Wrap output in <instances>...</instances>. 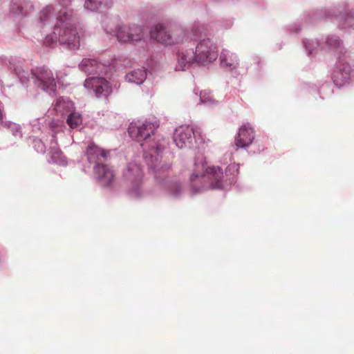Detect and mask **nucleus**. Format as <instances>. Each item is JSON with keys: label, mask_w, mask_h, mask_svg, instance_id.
Wrapping results in <instances>:
<instances>
[{"label": "nucleus", "mask_w": 354, "mask_h": 354, "mask_svg": "<svg viewBox=\"0 0 354 354\" xmlns=\"http://www.w3.org/2000/svg\"><path fill=\"white\" fill-rule=\"evenodd\" d=\"M160 127V121L156 118L140 119L132 121L128 126L127 133H154Z\"/></svg>", "instance_id": "obj_13"}, {"label": "nucleus", "mask_w": 354, "mask_h": 354, "mask_svg": "<svg viewBox=\"0 0 354 354\" xmlns=\"http://www.w3.org/2000/svg\"><path fill=\"white\" fill-rule=\"evenodd\" d=\"M57 1L60 6L64 7V8H66V7L69 6L73 0H57Z\"/></svg>", "instance_id": "obj_36"}, {"label": "nucleus", "mask_w": 354, "mask_h": 354, "mask_svg": "<svg viewBox=\"0 0 354 354\" xmlns=\"http://www.w3.org/2000/svg\"><path fill=\"white\" fill-rule=\"evenodd\" d=\"M200 102L201 104H206L207 105H214L216 104L215 100L212 99L210 93L207 91H201Z\"/></svg>", "instance_id": "obj_31"}, {"label": "nucleus", "mask_w": 354, "mask_h": 354, "mask_svg": "<svg viewBox=\"0 0 354 354\" xmlns=\"http://www.w3.org/2000/svg\"><path fill=\"white\" fill-rule=\"evenodd\" d=\"M193 46L194 47L178 52L175 66L176 71L189 70L194 64L207 66L218 58V46L212 39L205 38L194 43Z\"/></svg>", "instance_id": "obj_2"}, {"label": "nucleus", "mask_w": 354, "mask_h": 354, "mask_svg": "<svg viewBox=\"0 0 354 354\" xmlns=\"http://www.w3.org/2000/svg\"><path fill=\"white\" fill-rule=\"evenodd\" d=\"M83 36L82 30L77 26V17L73 10L62 11L57 16L52 32L47 34L43 44L55 48L59 43L70 50L79 49Z\"/></svg>", "instance_id": "obj_1"}, {"label": "nucleus", "mask_w": 354, "mask_h": 354, "mask_svg": "<svg viewBox=\"0 0 354 354\" xmlns=\"http://www.w3.org/2000/svg\"><path fill=\"white\" fill-rule=\"evenodd\" d=\"M51 159L54 162H62L63 161V156L62 151L59 149H56L54 152H51Z\"/></svg>", "instance_id": "obj_33"}, {"label": "nucleus", "mask_w": 354, "mask_h": 354, "mask_svg": "<svg viewBox=\"0 0 354 354\" xmlns=\"http://www.w3.org/2000/svg\"><path fill=\"white\" fill-rule=\"evenodd\" d=\"M84 86L93 90L95 95L100 97H106L112 93L110 83L102 77H90L85 80Z\"/></svg>", "instance_id": "obj_12"}, {"label": "nucleus", "mask_w": 354, "mask_h": 354, "mask_svg": "<svg viewBox=\"0 0 354 354\" xmlns=\"http://www.w3.org/2000/svg\"><path fill=\"white\" fill-rule=\"evenodd\" d=\"M309 92L317 100H324L329 98L333 93V86L329 81L319 82L315 87L310 88Z\"/></svg>", "instance_id": "obj_17"}, {"label": "nucleus", "mask_w": 354, "mask_h": 354, "mask_svg": "<svg viewBox=\"0 0 354 354\" xmlns=\"http://www.w3.org/2000/svg\"><path fill=\"white\" fill-rule=\"evenodd\" d=\"M325 44L330 52L338 56V59L346 52L343 40L335 34L328 35L326 38Z\"/></svg>", "instance_id": "obj_18"}, {"label": "nucleus", "mask_w": 354, "mask_h": 354, "mask_svg": "<svg viewBox=\"0 0 354 354\" xmlns=\"http://www.w3.org/2000/svg\"><path fill=\"white\" fill-rule=\"evenodd\" d=\"M50 130L53 133H59L63 131L64 123L63 120H52L49 124Z\"/></svg>", "instance_id": "obj_30"}, {"label": "nucleus", "mask_w": 354, "mask_h": 354, "mask_svg": "<svg viewBox=\"0 0 354 354\" xmlns=\"http://www.w3.org/2000/svg\"><path fill=\"white\" fill-rule=\"evenodd\" d=\"M0 126L7 131H10L12 133H17L21 131V127L17 123L10 121H1Z\"/></svg>", "instance_id": "obj_28"}, {"label": "nucleus", "mask_w": 354, "mask_h": 354, "mask_svg": "<svg viewBox=\"0 0 354 354\" xmlns=\"http://www.w3.org/2000/svg\"><path fill=\"white\" fill-rule=\"evenodd\" d=\"M147 78V71L144 68L131 71L125 75L127 82L137 85L142 84Z\"/></svg>", "instance_id": "obj_22"}, {"label": "nucleus", "mask_w": 354, "mask_h": 354, "mask_svg": "<svg viewBox=\"0 0 354 354\" xmlns=\"http://www.w3.org/2000/svg\"><path fill=\"white\" fill-rule=\"evenodd\" d=\"M332 80L338 88L346 87L354 82V69L350 64L339 58L332 73Z\"/></svg>", "instance_id": "obj_10"}, {"label": "nucleus", "mask_w": 354, "mask_h": 354, "mask_svg": "<svg viewBox=\"0 0 354 354\" xmlns=\"http://www.w3.org/2000/svg\"><path fill=\"white\" fill-rule=\"evenodd\" d=\"M253 139L251 134H238L235 138V144L238 147H245L250 145Z\"/></svg>", "instance_id": "obj_27"}, {"label": "nucleus", "mask_w": 354, "mask_h": 354, "mask_svg": "<svg viewBox=\"0 0 354 354\" xmlns=\"http://www.w3.org/2000/svg\"><path fill=\"white\" fill-rule=\"evenodd\" d=\"M219 62L221 66L236 78L246 74L249 65L252 64L255 65V71H258L261 68V58L259 56L254 55L240 62L239 56L235 53L225 48L221 50Z\"/></svg>", "instance_id": "obj_5"}, {"label": "nucleus", "mask_w": 354, "mask_h": 354, "mask_svg": "<svg viewBox=\"0 0 354 354\" xmlns=\"http://www.w3.org/2000/svg\"><path fill=\"white\" fill-rule=\"evenodd\" d=\"M121 24L115 17L104 16L102 21V26L105 32L112 36L115 35Z\"/></svg>", "instance_id": "obj_21"}, {"label": "nucleus", "mask_w": 354, "mask_h": 354, "mask_svg": "<svg viewBox=\"0 0 354 354\" xmlns=\"http://www.w3.org/2000/svg\"><path fill=\"white\" fill-rule=\"evenodd\" d=\"M33 8L30 0H12L10 6V12L14 16L19 17L28 15Z\"/></svg>", "instance_id": "obj_16"}, {"label": "nucleus", "mask_w": 354, "mask_h": 354, "mask_svg": "<svg viewBox=\"0 0 354 354\" xmlns=\"http://www.w3.org/2000/svg\"><path fill=\"white\" fill-rule=\"evenodd\" d=\"M75 109L73 102L66 97H60L53 104V111L57 116L68 115Z\"/></svg>", "instance_id": "obj_19"}, {"label": "nucleus", "mask_w": 354, "mask_h": 354, "mask_svg": "<svg viewBox=\"0 0 354 354\" xmlns=\"http://www.w3.org/2000/svg\"><path fill=\"white\" fill-rule=\"evenodd\" d=\"M328 9L330 20L337 21L339 29L348 32L354 31V12L346 1L334 3Z\"/></svg>", "instance_id": "obj_8"}, {"label": "nucleus", "mask_w": 354, "mask_h": 354, "mask_svg": "<svg viewBox=\"0 0 354 354\" xmlns=\"http://www.w3.org/2000/svg\"><path fill=\"white\" fill-rule=\"evenodd\" d=\"M233 23L232 19H223L220 21V26L223 29H229L232 26Z\"/></svg>", "instance_id": "obj_34"}, {"label": "nucleus", "mask_w": 354, "mask_h": 354, "mask_svg": "<svg viewBox=\"0 0 354 354\" xmlns=\"http://www.w3.org/2000/svg\"><path fill=\"white\" fill-rule=\"evenodd\" d=\"M71 10L70 8H64L61 10L57 14L55 13L54 8L51 5H48L44 8L39 14V18L37 22L38 28L43 29L45 28L50 27L54 23H56V19L61 12Z\"/></svg>", "instance_id": "obj_15"}, {"label": "nucleus", "mask_w": 354, "mask_h": 354, "mask_svg": "<svg viewBox=\"0 0 354 354\" xmlns=\"http://www.w3.org/2000/svg\"><path fill=\"white\" fill-rule=\"evenodd\" d=\"M66 124L72 130H79L82 124V117L79 112L72 111L66 118Z\"/></svg>", "instance_id": "obj_23"}, {"label": "nucleus", "mask_w": 354, "mask_h": 354, "mask_svg": "<svg viewBox=\"0 0 354 354\" xmlns=\"http://www.w3.org/2000/svg\"><path fill=\"white\" fill-rule=\"evenodd\" d=\"M174 141L178 148H183L187 146L185 139H189L191 134H174Z\"/></svg>", "instance_id": "obj_29"}, {"label": "nucleus", "mask_w": 354, "mask_h": 354, "mask_svg": "<svg viewBox=\"0 0 354 354\" xmlns=\"http://www.w3.org/2000/svg\"><path fill=\"white\" fill-rule=\"evenodd\" d=\"M209 26L208 24H202L199 21H196L193 24L191 32L195 37H199L202 35H207L209 32Z\"/></svg>", "instance_id": "obj_25"}, {"label": "nucleus", "mask_w": 354, "mask_h": 354, "mask_svg": "<svg viewBox=\"0 0 354 354\" xmlns=\"http://www.w3.org/2000/svg\"><path fill=\"white\" fill-rule=\"evenodd\" d=\"M255 131L254 126L251 123L243 122L239 127L238 133H254Z\"/></svg>", "instance_id": "obj_32"}, {"label": "nucleus", "mask_w": 354, "mask_h": 354, "mask_svg": "<svg viewBox=\"0 0 354 354\" xmlns=\"http://www.w3.org/2000/svg\"><path fill=\"white\" fill-rule=\"evenodd\" d=\"M115 37L120 43H129L133 45L145 40V29L141 25L121 24Z\"/></svg>", "instance_id": "obj_9"}, {"label": "nucleus", "mask_w": 354, "mask_h": 354, "mask_svg": "<svg viewBox=\"0 0 354 354\" xmlns=\"http://www.w3.org/2000/svg\"><path fill=\"white\" fill-rule=\"evenodd\" d=\"M302 44L308 56L313 55L320 46V42L317 39H304Z\"/></svg>", "instance_id": "obj_24"}, {"label": "nucleus", "mask_w": 354, "mask_h": 354, "mask_svg": "<svg viewBox=\"0 0 354 354\" xmlns=\"http://www.w3.org/2000/svg\"><path fill=\"white\" fill-rule=\"evenodd\" d=\"M30 125L32 126V131H39L41 129L38 119L33 120L30 122Z\"/></svg>", "instance_id": "obj_35"}, {"label": "nucleus", "mask_w": 354, "mask_h": 354, "mask_svg": "<svg viewBox=\"0 0 354 354\" xmlns=\"http://www.w3.org/2000/svg\"><path fill=\"white\" fill-rule=\"evenodd\" d=\"M113 5V0H85L84 6L85 9L94 12L111 8Z\"/></svg>", "instance_id": "obj_20"}, {"label": "nucleus", "mask_w": 354, "mask_h": 354, "mask_svg": "<svg viewBox=\"0 0 354 354\" xmlns=\"http://www.w3.org/2000/svg\"><path fill=\"white\" fill-rule=\"evenodd\" d=\"M202 129L201 127L194 123L183 124L176 127L174 133H198Z\"/></svg>", "instance_id": "obj_26"}, {"label": "nucleus", "mask_w": 354, "mask_h": 354, "mask_svg": "<svg viewBox=\"0 0 354 354\" xmlns=\"http://www.w3.org/2000/svg\"><path fill=\"white\" fill-rule=\"evenodd\" d=\"M109 151H104L93 142L90 143L86 149V155L90 163L95 165V172L98 178L105 185H109L113 180V172L109 166L104 164Z\"/></svg>", "instance_id": "obj_7"}, {"label": "nucleus", "mask_w": 354, "mask_h": 354, "mask_svg": "<svg viewBox=\"0 0 354 354\" xmlns=\"http://www.w3.org/2000/svg\"><path fill=\"white\" fill-rule=\"evenodd\" d=\"M324 19H330L328 9L327 8H316L308 12L304 19L297 20L289 26V33H299L303 28V21L314 24Z\"/></svg>", "instance_id": "obj_11"}, {"label": "nucleus", "mask_w": 354, "mask_h": 354, "mask_svg": "<svg viewBox=\"0 0 354 354\" xmlns=\"http://www.w3.org/2000/svg\"><path fill=\"white\" fill-rule=\"evenodd\" d=\"M223 177V171L219 167H207L206 162L201 160L194 163L190 182L196 191L199 192L203 189L220 188Z\"/></svg>", "instance_id": "obj_4"}, {"label": "nucleus", "mask_w": 354, "mask_h": 354, "mask_svg": "<svg viewBox=\"0 0 354 354\" xmlns=\"http://www.w3.org/2000/svg\"><path fill=\"white\" fill-rule=\"evenodd\" d=\"M6 66L10 71L14 73L19 78L24 86H28L30 75L34 79L35 84L44 91L51 95L56 90V82L50 70L45 66L38 67L29 72L24 66V62L16 58H10L8 60Z\"/></svg>", "instance_id": "obj_3"}, {"label": "nucleus", "mask_w": 354, "mask_h": 354, "mask_svg": "<svg viewBox=\"0 0 354 354\" xmlns=\"http://www.w3.org/2000/svg\"><path fill=\"white\" fill-rule=\"evenodd\" d=\"M150 36L163 45L172 46L185 41L187 32L177 24L167 20L152 26L150 29Z\"/></svg>", "instance_id": "obj_6"}, {"label": "nucleus", "mask_w": 354, "mask_h": 354, "mask_svg": "<svg viewBox=\"0 0 354 354\" xmlns=\"http://www.w3.org/2000/svg\"><path fill=\"white\" fill-rule=\"evenodd\" d=\"M150 136V134H147V136L145 138V139H147Z\"/></svg>", "instance_id": "obj_37"}, {"label": "nucleus", "mask_w": 354, "mask_h": 354, "mask_svg": "<svg viewBox=\"0 0 354 354\" xmlns=\"http://www.w3.org/2000/svg\"><path fill=\"white\" fill-rule=\"evenodd\" d=\"M110 65V62L101 63L95 59L84 58L80 63L79 68L82 72L88 75H94L97 73H106Z\"/></svg>", "instance_id": "obj_14"}]
</instances>
